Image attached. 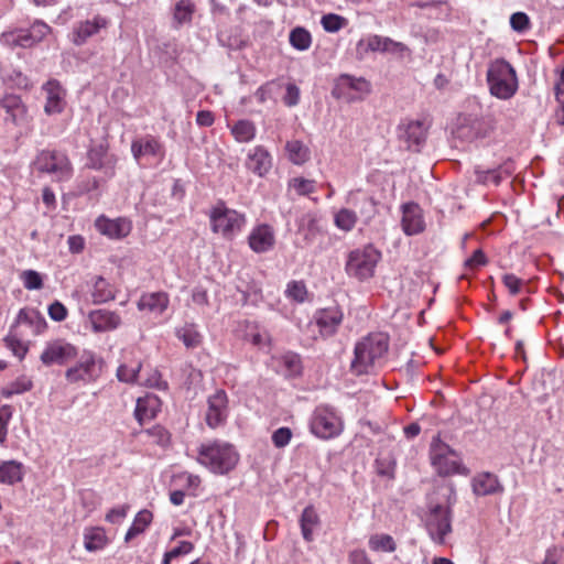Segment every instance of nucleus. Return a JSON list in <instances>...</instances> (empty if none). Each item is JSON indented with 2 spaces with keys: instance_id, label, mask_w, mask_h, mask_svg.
Segmentation results:
<instances>
[{
  "instance_id": "f257e3e1",
  "label": "nucleus",
  "mask_w": 564,
  "mask_h": 564,
  "mask_svg": "<svg viewBox=\"0 0 564 564\" xmlns=\"http://www.w3.org/2000/svg\"><path fill=\"white\" fill-rule=\"evenodd\" d=\"M442 497V501L430 503L424 520L430 536L440 544L444 543L452 532V507L456 502V495L452 488H446Z\"/></svg>"
},
{
  "instance_id": "f03ea898",
  "label": "nucleus",
  "mask_w": 564,
  "mask_h": 564,
  "mask_svg": "<svg viewBox=\"0 0 564 564\" xmlns=\"http://www.w3.org/2000/svg\"><path fill=\"white\" fill-rule=\"evenodd\" d=\"M388 351V338L384 334H371L356 344L355 358L351 361V370L356 375H362L381 359Z\"/></svg>"
},
{
  "instance_id": "7ed1b4c3",
  "label": "nucleus",
  "mask_w": 564,
  "mask_h": 564,
  "mask_svg": "<svg viewBox=\"0 0 564 564\" xmlns=\"http://www.w3.org/2000/svg\"><path fill=\"white\" fill-rule=\"evenodd\" d=\"M197 460L215 474H226L236 466L238 454L230 444L215 441L200 445Z\"/></svg>"
},
{
  "instance_id": "20e7f679",
  "label": "nucleus",
  "mask_w": 564,
  "mask_h": 564,
  "mask_svg": "<svg viewBox=\"0 0 564 564\" xmlns=\"http://www.w3.org/2000/svg\"><path fill=\"white\" fill-rule=\"evenodd\" d=\"M487 82L491 95L499 99L511 98L518 89L516 70L505 59H496L490 63L487 70Z\"/></svg>"
},
{
  "instance_id": "39448f33",
  "label": "nucleus",
  "mask_w": 564,
  "mask_h": 564,
  "mask_svg": "<svg viewBox=\"0 0 564 564\" xmlns=\"http://www.w3.org/2000/svg\"><path fill=\"white\" fill-rule=\"evenodd\" d=\"M209 219L213 232L219 234L228 240H231L240 232L246 224L243 214L226 207L224 203H219L213 207Z\"/></svg>"
},
{
  "instance_id": "423d86ee",
  "label": "nucleus",
  "mask_w": 564,
  "mask_h": 564,
  "mask_svg": "<svg viewBox=\"0 0 564 564\" xmlns=\"http://www.w3.org/2000/svg\"><path fill=\"white\" fill-rule=\"evenodd\" d=\"M380 257V252L372 246L352 250L348 254L345 270L349 276L360 281L370 279L375 273V268Z\"/></svg>"
},
{
  "instance_id": "0eeeda50",
  "label": "nucleus",
  "mask_w": 564,
  "mask_h": 564,
  "mask_svg": "<svg viewBox=\"0 0 564 564\" xmlns=\"http://www.w3.org/2000/svg\"><path fill=\"white\" fill-rule=\"evenodd\" d=\"M310 427L311 432L316 437L329 440L340 435L344 423L335 409L327 405H319L312 414Z\"/></svg>"
},
{
  "instance_id": "6e6552de",
  "label": "nucleus",
  "mask_w": 564,
  "mask_h": 564,
  "mask_svg": "<svg viewBox=\"0 0 564 564\" xmlns=\"http://www.w3.org/2000/svg\"><path fill=\"white\" fill-rule=\"evenodd\" d=\"M34 165L39 172L47 173L58 182L69 180L73 174V166L68 156L59 151H41Z\"/></svg>"
},
{
  "instance_id": "1a4fd4ad",
  "label": "nucleus",
  "mask_w": 564,
  "mask_h": 564,
  "mask_svg": "<svg viewBox=\"0 0 564 564\" xmlns=\"http://www.w3.org/2000/svg\"><path fill=\"white\" fill-rule=\"evenodd\" d=\"M430 458L433 467L442 476L459 471L460 459L457 453L442 442L440 436H435L431 443Z\"/></svg>"
},
{
  "instance_id": "9d476101",
  "label": "nucleus",
  "mask_w": 564,
  "mask_h": 564,
  "mask_svg": "<svg viewBox=\"0 0 564 564\" xmlns=\"http://www.w3.org/2000/svg\"><path fill=\"white\" fill-rule=\"evenodd\" d=\"M370 93V84L364 77H354L348 74L340 75L334 85L332 95L346 102L360 100Z\"/></svg>"
},
{
  "instance_id": "9b49d317",
  "label": "nucleus",
  "mask_w": 564,
  "mask_h": 564,
  "mask_svg": "<svg viewBox=\"0 0 564 564\" xmlns=\"http://www.w3.org/2000/svg\"><path fill=\"white\" fill-rule=\"evenodd\" d=\"M76 355L77 349L75 346L63 339H57L46 345L40 359L45 366L53 364L64 365L74 359Z\"/></svg>"
},
{
  "instance_id": "f8f14e48",
  "label": "nucleus",
  "mask_w": 564,
  "mask_h": 564,
  "mask_svg": "<svg viewBox=\"0 0 564 564\" xmlns=\"http://www.w3.org/2000/svg\"><path fill=\"white\" fill-rule=\"evenodd\" d=\"M399 138L406 143L408 150L420 151L425 142L427 127L423 120H411L398 127Z\"/></svg>"
},
{
  "instance_id": "ddd939ff",
  "label": "nucleus",
  "mask_w": 564,
  "mask_h": 564,
  "mask_svg": "<svg viewBox=\"0 0 564 564\" xmlns=\"http://www.w3.org/2000/svg\"><path fill=\"white\" fill-rule=\"evenodd\" d=\"M99 376L95 356L91 352H85L78 362L66 370V379L74 383L78 381H94Z\"/></svg>"
},
{
  "instance_id": "4468645a",
  "label": "nucleus",
  "mask_w": 564,
  "mask_h": 564,
  "mask_svg": "<svg viewBox=\"0 0 564 564\" xmlns=\"http://www.w3.org/2000/svg\"><path fill=\"white\" fill-rule=\"evenodd\" d=\"M227 402V394L223 390L216 391L208 398L205 421L210 429L225 423L228 414Z\"/></svg>"
},
{
  "instance_id": "2eb2a0df",
  "label": "nucleus",
  "mask_w": 564,
  "mask_h": 564,
  "mask_svg": "<svg viewBox=\"0 0 564 564\" xmlns=\"http://www.w3.org/2000/svg\"><path fill=\"white\" fill-rule=\"evenodd\" d=\"M95 227L101 235L110 239H122L131 232L132 223L124 217L110 219L101 215L96 219Z\"/></svg>"
},
{
  "instance_id": "dca6fc26",
  "label": "nucleus",
  "mask_w": 564,
  "mask_h": 564,
  "mask_svg": "<svg viewBox=\"0 0 564 564\" xmlns=\"http://www.w3.org/2000/svg\"><path fill=\"white\" fill-rule=\"evenodd\" d=\"M42 90L45 94L44 111L46 115L61 113L65 106V89L62 87L58 80L50 79L46 82Z\"/></svg>"
},
{
  "instance_id": "f3484780",
  "label": "nucleus",
  "mask_w": 564,
  "mask_h": 564,
  "mask_svg": "<svg viewBox=\"0 0 564 564\" xmlns=\"http://www.w3.org/2000/svg\"><path fill=\"white\" fill-rule=\"evenodd\" d=\"M87 319L94 333L111 332L121 325L120 315L106 308L90 311Z\"/></svg>"
},
{
  "instance_id": "a211bd4d",
  "label": "nucleus",
  "mask_w": 564,
  "mask_h": 564,
  "mask_svg": "<svg viewBox=\"0 0 564 564\" xmlns=\"http://www.w3.org/2000/svg\"><path fill=\"white\" fill-rule=\"evenodd\" d=\"M401 226L405 235L413 236L425 229V221L421 207L415 203L402 205Z\"/></svg>"
},
{
  "instance_id": "6ab92c4d",
  "label": "nucleus",
  "mask_w": 564,
  "mask_h": 564,
  "mask_svg": "<svg viewBox=\"0 0 564 564\" xmlns=\"http://www.w3.org/2000/svg\"><path fill=\"white\" fill-rule=\"evenodd\" d=\"M344 314L337 306L323 308L316 312L315 322L323 337H330L341 324Z\"/></svg>"
},
{
  "instance_id": "aec40b11",
  "label": "nucleus",
  "mask_w": 564,
  "mask_h": 564,
  "mask_svg": "<svg viewBox=\"0 0 564 564\" xmlns=\"http://www.w3.org/2000/svg\"><path fill=\"white\" fill-rule=\"evenodd\" d=\"M248 242L251 250L257 253L271 250L275 243L273 228L265 224L254 227L248 237Z\"/></svg>"
},
{
  "instance_id": "412c9836",
  "label": "nucleus",
  "mask_w": 564,
  "mask_h": 564,
  "mask_svg": "<svg viewBox=\"0 0 564 564\" xmlns=\"http://www.w3.org/2000/svg\"><path fill=\"white\" fill-rule=\"evenodd\" d=\"M246 165L258 176H264L272 167V158L262 145H257L248 154Z\"/></svg>"
},
{
  "instance_id": "4be33fe9",
  "label": "nucleus",
  "mask_w": 564,
  "mask_h": 564,
  "mask_svg": "<svg viewBox=\"0 0 564 564\" xmlns=\"http://www.w3.org/2000/svg\"><path fill=\"white\" fill-rule=\"evenodd\" d=\"M108 25L107 19L96 15L93 20H86L79 22L75 28L74 42L77 45L84 44L90 36L97 34L101 29H105Z\"/></svg>"
},
{
  "instance_id": "5701e85b",
  "label": "nucleus",
  "mask_w": 564,
  "mask_h": 564,
  "mask_svg": "<svg viewBox=\"0 0 564 564\" xmlns=\"http://www.w3.org/2000/svg\"><path fill=\"white\" fill-rule=\"evenodd\" d=\"M17 323L20 326L29 327L33 335L42 334L47 327L44 316L34 308L21 310L18 314Z\"/></svg>"
},
{
  "instance_id": "b1692460",
  "label": "nucleus",
  "mask_w": 564,
  "mask_h": 564,
  "mask_svg": "<svg viewBox=\"0 0 564 564\" xmlns=\"http://www.w3.org/2000/svg\"><path fill=\"white\" fill-rule=\"evenodd\" d=\"M473 490L477 496H488L502 492L503 487L499 482V479L496 475L490 473H482L474 477Z\"/></svg>"
},
{
  "instance_id": "393cba45",
  "label": "nucleus",
  "mask_w": 564,
  "mask_h": 564,
  "mask_svg": "<svg viewBox=\"0 0 564 564\" xmlns=\"http://www.w3.org/2000/svg\"><path fill=\"white\" fill-rule=\"evenodd\" d=\"M160 409V400L156 395L148 394L137 400L134 416L142 425L154 419Z\"/></svg>"
},
{
  "instance_id": "a878e982",
  "label": "nucleus",
  "mask_w": 564,
  "mask_h": 564,
  "mask_svg": "<svg viewBox=\"0 0 564 564\" xmlns=\"http://www.w3.org/2000/svg\"><path fill=\"white\" fill-rule=\"evenodd\" d=\"M0 42L10 48L31 47L36 44L30 29H15L3 32L0 35Z\"/></svg>"
},
{
  "instance_id": "bb28decb",
  "label": "nucleus",
  "mask_w": 564,
  "mask_h": 564,
  "mask_svg": "<svg viewBox=\"0 0 564 564\" xmlns=\"http://www.w3.org/2000/svg\"><path fill=\"white\" fill-rule=\"evenodd\" d=\"M169 302V295L165 292L147 293L140 297L138 308L162 314L167 308Z\"/></svg>"
},
{
  "instance_id": "cd10ccee",
  "label": "nucleus",
  "mask_w": 564,
  "mask_h": 564,
  "mask_svg": "<svg viewBox=\"0 0 564 564\" xmlns=\"http://www.w3.org/2000/svg\"><path fill=\"white\" fill-rule=\"evenodd\" d=\"M0 108L3 109L13 123H19L25 117V107L20 97L7 95L0 99Z\"/></svg>"
},
{
  "instance_id": "c85d7f7f",
  "label": "nucleus",
  "mask_w": 564,
  "mask_h": 564,
  "mask_svg": "<svg viewBox=\"0 0 564 564\" xmlns=\"http://www.w3.org/2000/svg\"><path fill=\"white\" fill-rule=\"evenodd\" d=\"M23 464L17 460H6L0 464V482L14 485L23 479Z\"/></svg>"
},
{
  "instance_id": "c756f323",
  "label": "nucleus",
  "mask_w": 564,
  "mask_h": 564,
  "mask_svg": "<svg viewBox=\"0 0 564 564\" xmlns=\"http://www.w3.org/2000/svg\"><path fill=\"white\" fill-rule=\"evenodd\" d=\"M300 525L303 539L307 542L313 541L314 531L319 525V517L312 506L306 507L300 519Z\"/></svg>"
},
{
  "instance_id": "7c9ffc66",
  "label": "nucleus",
  "mask_w": 564,
  "mask_h": 564,
  "mask_svg": "<svg viewBox=\"0 0 564 564\" xmlns=\"http://www.w3.org/2000/svg\"><path fill=\"white\" fill-rule=\"evenodd\" d=\"M91 299L95 304H102L115 300L116 289L102 276H98L93 285Z\"/></svg>"
},
{
  "instance_id": "2f4dec72",
  "label": "nucleus",
  "mask_w": 564,
  "mask_h": 564,
  "mask_svg": "<svg viewBox=\"0 0 564 564\" xmlns=\"http://www.w3.org/2000/svg\"><path fill=\"white\" fill-rule=\"evenodd\" d=\"M108 543V538L102 528H87L84 532V546L89 552L102 550Z\"/></svg>"
},
{
  "instance_id": "473e14b6",
  "label": "nucleus",
  "mask_w": 564,
  "mask_h": 564,
  "mask_svg": "<svg viewBox=\"0 0 564 564\" xmlns=\"http://www.w3.org/2000/svg\"><path fill=\"white\" fill-rule=\"evenodd\" d=\"M89 166L96 170L105 167L113 169L116 159L109 156L107 149L104 145H98L91 149L88 153Z\"/></svg>"
},
{
  "instance_id": "72a5a7b5",
  "label": "nucleus",
  "mask_w": 564,
  "mask_h": 564,
  "mask_svg": "<svg viewBox=\"0 0 564 564\" xmlns=\"http://www.w3.org/2000/svg\"><path fill=\"white\" fill-rule=\"evenodd\" d=\"M152 513L144 509L137 513L132 525L126 533L124 541L128 543L132 541L137 535L143 533L149 524L152 522Z\"/></svg>"
},
{
  "instance_id": "f704fd0d",
  "label": "nucleus",
  "mask_w": 564,
  "mask_h": 564,
  "mask_svg": "<svg viewBox=\"0 0 564 564\" xmlns=\"http://www.w3.org/2000/svg\"><path fill=\"white\" fill-rule=\"evenodd\" d=\"M457 138L473 141L478 138H482L486 135V129L484 128V122L480 120H471L467 124H462L457 128L456 131Z\"/></svg>"
},
{
  "instance_id": "c9c22d12",
  "label": "nucleus",
  "mask_w": 564,
  "mask_h": 564,
  "mask_svg": "<svg viewBox=\"0 0 564 564\" xmlns=\"http://www.w3.org/2000/svg\"><path fill=\"white\" fill-rule=\"evenodd\" d=\"M195 12V4L192 0H180L173 11V20L176 26L191 23Z\"/></svg>"
},
{
  "instance_id": "e433bc0d",
  "label": "nucleus",
  "mask_w": 564,
  "mask_h": 564,
  "mask_svg": "<svg viewBox=\"0 0 564 564\" xmlns=\"http://www.w3.org/2000/svg\"><path fill=\"white\" fill-rule=\"evenodd\" d=\"M289 160L296 164H303L310 159L308 148L299 140H291L285 145Z\"/></svg>"
},
{
  "instance_id": "4c0bfd02",
  "label": "nucleus",
  "mask_w": 564,
  "mask_h": 564,
  "mask_svg": "<svg viewBox=\"0 0 564 564\" xmlns=\"http://www.w3.org/2000/svg\"><path fill=\"white\" fill-rule=\"evenodd\" d=\"M176 336L187 348H196L202 343V336L193 324L184 325L176 330Z\"/></svg>"
},
{
  "instance_id": "58836bf2",
  "label": "nucleus",
  "mask_w": 564,
  "mask_h": 564,
  "mask_svg": "<svg viewBox=\"0 0 564 564\" xmlns=\"http://www.w3.org/2000/svg\"><path fill=\"white\" fill-rule=\"evenodd\" d=\"M289 41L295 50L306 51L312 44V36L306 29L297 26L291 31Z\"/></svg>"
},
{
  "instance_id": "ea45409f",
  "label": "nucleus",
  "mask_w": 564,
  "mask_h": 564,
  "mask_svg": "<svg viewBox=\"0 0 564 564\" xmlns=\"http://www.w3.org/2000/svg\"><path fill=\"white\" fill-rule=\"evenodd\" d=\"M231 133L238 142H249L256 135V127L249 120H239L231 128Z\"/></svg>"
},
{
  "instance_id": "a19ab883",
  "label": "nucleus",
  "mask_w": 564,
  "mask_h": 564,
  "mask_svg": "<svg viewBox=\"0 0 564 564\" xmlns=\"http://www.w3.org/2000/svg\"><path fill=\"white\" fill-rule=\"evenodd\" d=\"M141 370V362L134 361L131 365L122 364L117 369V378L121 382L134 383L138 381V375Z\"/></svg>"
},
{
  "instance_id": "79ce46f5",
  "label": "nucleus",
  "mask_w": 564,
  "mask_h": 564,
  "mask_svg": "<svg viewBox=\"0 0 564 564\" xmlns=\"http://www.w3.org/2000/svg\"><path fill=\"white\" fill-rule=\"evenodd\" d=\"M335 225L344 230V231H350L355 225H356V221H357V215L355 212L350 210V209H347V208H341L340 210H338L335 215Z\"/></svg>"
},
{
  "instance_id": "37998d69",
  "label": "nucleus",
  "mask_w": 564,
  "mask_h": 564,
  "mask_svg": "<svg viewBox=\"0 0 564 564\" xmlns=\"http://www.w3.org/2000/svg\"><path fill=\"white\" fill-rule=\"evenodd\" d=\"M194 546L188 541H181L177 545L165 552L162 564H170L172 561L178 560L182 555H186L193 551Z\"/></svg>"
},
{
  "instance_id": "c03bdc74",
  "label": "nucleus",
  "mask_w": 564,
  "mask_h": 564,
  "mask_svg": "<svg viewBox=\"0 0 564 564\" xmlns=\"http://www.w3.org/2000/svg\"><path fill=\"white\" fill-rule=\"evenodd\" d=\"M369 545L375 551L392 552L395 549L392 536L388 534H377L370 538Z\"/></svg>"
},
{
  "instance_id": "a18cd8bd",
  "label": "nucleus",
  "mask_w": 564,
  "mask_h": 564,
  "mask_svg": "<svg viewBox=\"0 0 564 564\" xmlns=\"http://www.w3.org/2000/svg\"><path fill=\"white\" fill-rule=\"evenodd\" d=\"M247 337L249 338L252 345L257 346L260 349H269L271 346V336L267 330H261L256 327L253 330L247 334Z\"/></svg>"
},
{
  "instance_id": "49530a36",
  "label": "nucleus",
  "mask_w": 564,
  "mask_h": 564,
  "mask_svg": "<svg viewBox=\"0 0 564 564\" xmlns=\"http://www.w3.org/2000/svg\"><path fill=\"white\" fill-rule=\"evenodd\" d=\"M289 186L299 195H308L315 191V181L304 177H294L290 181Z\"/></svg>"
},
{
  "instance_id": "de8ad7c7",
  "label": "nucleus",
  "mask_w": 564,
  "mask_h": 564,
  "mask_svg": "<svg viewBox=\"0 0 564 564\" xmlns=\"http://www.w3.org/2000/svg\"><path fill=\"white\" fill-rule=\"evenodd\" d=\"M21 279L26 290H40L43 286V279L41 274L34 270L23 271Z\"/></svg>"
},
{
  "instance_id": "09e8293b",
  "label": "nucleus",
  "mask_w": 564,
  "mask_h": 564,
  "mask_svg": "<svg viewBox=\"0 0 564 564\" xmlns=\"http://www.w3.org/2000/svg\"><path fill=\"white\" fill-rule=\"evenodd\" d=\"M12 408L4 404L0 408V444L3 445L8 436V425L12 417Z\"/></svg>"
},
{
  "instance_id": "8fccbe9b",
  "label": "nucleus",
  "mask_w": 564,
  "mask_h": 564,
  "mask_svg": "<svg viewBox=\"0 0 564 564\" xmlns=\"http://www.w3.org/2000/svg\"><path fill=\"white\" fill-rule=\"evenodd\" d=\"M286 295H288V297H290L296 302H300V303L304 302V300L307 295V290H306L305 284L302 281L290 282L288 284Z\"/></svg>"
},
{
  "instance_id": "3c124183",
  "label": "nucleus",
  "mask_w": 564,
  "mask_h": 564,
  "mask_svg": "<svg viewBox=\"0 0 564 564\" xmlns=\"http://www.w3.org/2000/svg\"><path fill=\"white\" fill-rule=\"evenodd\" d=\"M346 24V19L337 14H327L322 18V25L327 32H337Z\"/></svg>"
},
{
  "instance_id": "603ef678",
  "label": "nucleus",
  "mask_w": 564,
  "mask_h": 564,
  "mask_svg": "<svg viewBox=\"0 0 564 564\" xmlns=\"http://www.w3.org/2000/svg\"><path fill=\"white\" fill-rule=\"evenodd\" d=\"M282 362L290 375H299L301 372V358L297 354L288 352L283 355Z\"/></svg>"
},
{
  "instance_id": "864d4df0",
  "label": "nucleus",
  "mask_w": 564,
  "mask_h": 564,
  "mask_svg": "<svg viewBox=\"0 0 564 564\" xmlns=\"http://www.w3.org/2000/svg\"><path fill=\"white\" fill-rule=\"evenodd\" d=\"M502 282L511 295H517L521 292L523 281L512 273H507L502 276Z\"/></svg>"
},
{
  "instance_id": "5fc2aeb1",
  "label": "nucleus",
  "mask_w": 564,
  "mask_h": 564,
  "mask_svg": "<svg viewBox=\"0 0 564 564\" xmlns=\"http://www.w3.org/2000/svg\"><path fill=\"white\" fill-rule=\"evenodd\" d=\"M175 480L183 482V486L188 489L195 491L200 485V478L197 475H192L189 473H181L175 476Z\"/></svg>"
},
{
  "instance_id": "6e6d98bb",
  "label": "nucleus",
  "mask_w": 564,
  "mask_h": 564,
  "mask_svg": "<svg viewBox=\"0 0 564 564\" xmlns=\"http://www.w3.org/2000/svg\"><path fill=\"white\" fill-rule=\"evenodd\" d=\"M487 263V258L482 250L477 249L473 256L465 260L464 267L467 270H475L481 265H485Z\"/></svg>"
},
{
  "instance_id": "4d7b16f0",
  "label": "nucleus",
  "mask_w": 564,
  "mask_h": 564,
  "mask_svg": "<svg viewBox=\"0 0 564 564\" xmlns=\"http://www.w3.org/2000/svg\"><path fill=\"white\" fill-rule=\"evenodd\" d=\"M304 226L307 227V232L304 238L307 242H311L315 234L318 231L317 221L313 216L306 215L301 219L300 230H302Z\"/></svg>"
},
{
  "instance_id": "13d9d810",
  "label": "nucleus",
  "mask_w": 564,
  "mask_h": 564,
  "mask_svg": "<svg viewBox=\"0 0 564 564\" xmlns=\"http://www.w3.org/2000/svg\"><path fill=\"white\" fill-rule=\"evenodd\" d=\"M292 432L289 427H280L272 434V442L276 447H284L289 444Z\"/></svg>"
},
{
  "instance_id": "bf43d9fd",
  "label": "nucleus",
  "mask_w": 564,
  "mask_h": 564,
  "mask_svg": "<svg viewBox=\"0 0 564 564\" xmlns=\"http://www.w3.org/2000/svg\"><path fill=\"white\" fill-rule=\"evenodd\" d=\"M529 18L523 12H516L510 18L511 28L514 31L522 32L529 28Z\"/></svg>"
},
{
  "instance_id": "052dcab7",
  "label": "nucleus",
  "mask_w": 564,
  "mask_h": 564,
  "mask_svg": "<svg viewBox=\"0 0 564 564\" xmlns=\"http://www.w3.org/2000/svg\"><path fill=\"white\" fill-rule=\"evenodd\" d=\"M283 101L286 106L293 107L296 106L300 101V88L295 84L286 85V93L283 98Z\"/></svg>"
},
{
  "instance_id": "680f3d73",
  "label": "nucleus",
  "mask_w": 564,
  "mask_h": 564,
  "mask_svg": "<svg viewBox=\"0 0 564 564\" xmlns=\"http://www.w3.org/2000/svg\"><path fill=\"white\" fill-rule=\"evenodd\" d=\"M48 315L53 321L62 322L67 317V310L61 302L55 301L48 306Z\"/></svg>"
},
{
  "instance_id": "e2e57ef3",
  "label": "nucleus",
  "mask_w": 564,
  "mask_h": 564,
  "mask_svg": "<svg viewBox=\"0 0 564 564\" xmlns=\"http://www.w3.org/2000/svg\"><path fill=\"white\" fill-rule=\"evenodd\" d=\"M143 148L144 155H158L161 150V144L153 137L139 139Z\"/></svg>"
},
{
  "instance_id": "0e129e2a",
  "label": "nucleus",
  "mask_w": 564,
  "mask_h": 564,
  "mask_svg": "<svg viewBox=\"0 0 564 564\" xmlns=\"http://www.w3.org/2000/svg\"><path fill=\"white\" fill-rule=\"evenodd\" d=\"M128 510H129L128 505L112 508L107 512L106 521H108L110 523H119L122 519L126 518Z\"/></svg>"
},
{
  "instance_id": "69168bd1",
  "label": "nucleus",
  "mask_w": 564,
  "mask_h": 564,
  "mask_svg": "<svg viewBox=\"0 0 564 564\" xmlns=\"http://www.w3.org/2000/svg\"><path fill=\"white\" fill-rule=\"evenodd\" d=\"M29 29L31 30L33 40H35L36 43L42 41L51 31V28L42 21L34 22Z\"/></svg>"
},
{
  "instance_id": "338daca9",
  "label": "nucleus",
  "mask_w": 564,
  "mask_h": 564,
  "mask_svg": "<svg viewBox=\"0 0 564 564\" xmlns=\"http://www.w3.org/2000/svg\"><path fill=\"white\" fill-rule=\"evenodd\" d=\"M32 388V382L30 380H21L12 383L10 390L4 391L3 394L6 397H11L12 394L23 393L29 391Z\"/></svg>"
},
{
  "instance_id": "774afa93",
  "label": "nucleus",
  "mask_w": 564,
  "mask_h": 564,
  "mask_svg": "<svg viewBox=\"0 0 564 564\" xmlns=\"http://www.w3.org/2000/svg\"><path fill=\"white\" fill-rule=\"evenodd\" d=\"M67 245L72 253H80L85 248V239L79 235H73L68 237Z\"/></svg>"
}]
</instances>
